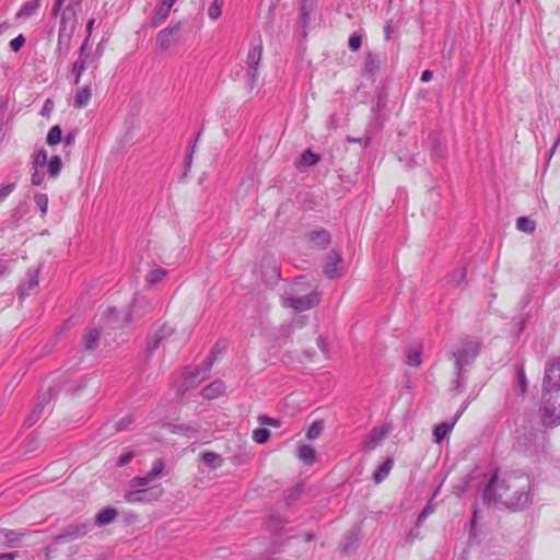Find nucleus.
Segmentation results:
<instances>
[{"instance_id": "nucleus-1", "label": "nucleus", "mask_w": 560, "mask_h": 560, "mask_svg": "<svg viewBox=\"0 0 560 560\" xmlns=\"http://www.w3.org/2000/svg\"><path fill=\"white\" fill-rule=\"evenodd\" d=\"M529 480L525 476H503L494 474L482 492L485 504H494L514 510L524 509L530 501V494L525 490Z\"/></svg>"}, {"instance_id": "nucleus-2", "label": "nucleus", "mask_w": 560, "mask_h": 560, "mask_svg": "<svg viewBox=\"0 0 560 560\" xmlns=\"http://www.w3.org/2000/svg\"><path fill=\"white\" fill-rule=\"evenodd\" d=\"M540 410L545 427L560 424V357H552L546 362Z\"/></svg>"}, {"instance_id": "nucleus-3", "label": "nucleus", "mask_w": 560, "mask_h": 560, "mask_svg": "<svg viewBox=\"0 0 560 560\" xmlns=\"http://www.w3.org/2000/svg\"><path fill=\"white\" fill-rule=\"evenodd\" d=\"M547 442L546 432L541 430H524L516 436L515 447L526 455H538L545 451Z\"/></svg>"}, {"instance_id": "nucleus-4", "label": "nucleus", "mask_w": 560, "mask_h": 560, "mask_svg": "<svg viewBox=\"0 0 560 560\" xmlns=\"http://www.w3.org/2000/svg\"><path fill=\"white\" fill-rule=\"evenodd\" d=\"M479 350L477 341L466 340L448 353V359L454 361L455 371H464L465 366L472 364L476 360Z\"/></svg>"}, {"instance_id": "nucleus-5", "label": "nucleus", "mask_w": 560, "mask_h": 560, "mask_svg": "<svg viewBox=\"0 0 560 560\" xmlns=\"http://www.w3.org/2000/svg\"><path fill=\"white\" fill-rule=\"evenodd\" d=\"M301 284L302 283L299 281L293 283L291 287V292L285 293V295L282 296V305L284 307H291L296 312H304L318 304V295L315 292L307 293L303 296L295 295V293L299 292V287Z\"/></svg>"}, {"instance_id": "nucleus-6", "label": "nucleus", "mask_w": 560, "mask_h": 560, "mask_svg": "<svg viewBox=\"0 0 560 560\" xmlns=\"http://www.w3.org/2000/svg\"><path fill=\"white\" fill-rule=\"evenodd\" d=\"M262 57V44L259 40L256 44H252L246 58L247 66V85L249 90H253L258 81V68Z\"/></svg>"}, {"instance_id": "nucleus-7", "label": "nucleus", "mask_w": 560, "mask_h": 560, "mask_svg": "<svg viewBox=\"0 0 560 560\" xmlns=\"http://www.w3.org/2000/svg\"><path fill=\"white\" fill-rule=\"evenodd\" d=\"M93 527L91 522H79L68 525L62 533L56 537L57 544H63L85 536Z\"/></svg>"}, {"instance_id": "nucleus-8", "label": "nucleus", "mask_w": 560, "mask_h": 560, "mask_svg": "<svg viewBox=\"0 0 560 560\" xmlns=\"http://www.w3.org/2000/svg\"><path fill=\"white\" fill-rule=\"evenodd\" d=\"M182 23L171 24L159 32L156 36V45L160 50L167 51L178 40Z\"/></svg>"}, {"instance_id": "nucleus-9", "label": "nucleus", "mask_w": 560, "mask_h": 560, "mask_svg": "<svg viewBox=\"0 0 560 560\" xmlns=\"http://www.w3.org/2000/svg\"><path fill=\"white\" fill-rule=\"evenodd\" d=\"M261 273L266 283L271 284L280 279V266L273 256L267 255L261 261Z\"/></svg>"}, {"instance_id": "nucleus-10", "label": "nucleus", "mask_w": 560, "mask_h": 560, "mask_svg": "<svg viewBox=\"0 0 560 560\" xmlns=\"http://www.w3.org/2000/svg\"><path fill=\"white\" fill-rule=\"evenodd\" d=\"M103 317L106 328L109 329L120 328L132 323L128 313L121 314L116 307H108L104 312Z\"/></svg>"}, {"instance_id": "nucleus-11", "label": "nucleus", "mask_w": 560, "mask_h": 560, "mask_svg": "<svg viewBox=\"0 0 560 560\" xmlns=\"http://www.w3.org/2000/svg\"><path fill=\"white\" fill-rule=\"evenodd\" d=\"M80 7L79 0H72L61 12L59 30L74 32L77 24V8Z\"/></svg>"}, {"instance_id": "nucleus-12", "label": "nucleus", "mask_w": 560, "mask_h": 560, "mask_svg": "<svg viewBox=\"0 0 560 560\" xmlns=\"http://www.w3.org/2000/svg\"><path fill=\"white\" fill-rule=\"evenodd\" d=\"M152 308L153 303L150 300L142 295H136L128 314L131 318V322H136L151 312Z\"/></svg>"}, {"instance_id": "nucleus-13", "label": "nucleus", "mask_w": 560, "mask_h": 560, "mask_svg": "<svg viewBox=\"0 0 560 560\" xmlns=\"http://www.w3.org/2000/svg\"><path fill=\"white\" fill-rule=\"evenodd\" d=\"M39 269L31 268L26 272L25 280L19 287V299L23 300L34 293L38 287Z\"/></svg>"}, {"instance_id": "nucleus-14", "label": "nucleus", "mask_w": 560, "mask_h": 560, "mask_svg": "<svg viewBox=\"0 0 560 560\" xmlns=\"http://www.w3.org/2000/svg\"><path fill=\"white\" fill-rule=\"evenodd\" d=\"M174 332V328L164 324L162 325L152 337H150L147 345V353L151 355L167 338Z\"/></svg>"}, {"instance_id": "nucleus-15", "label": "nucleus", "mask_w": 560, "mask_h": 560, "mask_svg": "<svg viewBox=\"0 0 560 560\" xmlns=\"http://www.w3.org/2000/svg\"><path fill=\"white\" fill-rule=\"evenodd\" d=\"M86 44H83L80 48L79 58L72 63L70 69V74L73 77V84L78 85L81 79L83 71L86 68V63L90 60L91 56L85 54Z\"/></svg>"}, {"instance_id": "nucleus-16", "label": "nucleus", "mask_w": 560, "mask_h": 560, "mask_svg": "<svg viewBox=\"0 0 560 560\" xmlns=\"http://www.w3.org/2000/svg\"><path fill=\"white\" fill-rule=\"evenodd\" d=\"M176 0H162V3L155 9L154 14L150 20L152 27H159L162 25L170 15L171 9Z\"/></svg>"}, {"instance_id": "nucleus-17", "label": "nucleus", "mask_w": 560, "mask_h": 560, "mask_svg": "<svg viewBox=\"0 0 560 560\" xmlns=\"http://www.w3.org/2000/svg\"><path fill=\"white\" fill-rule=\"evenodd\" d=\"M74 32L59 30L56 52L66 57L70 50V44Z\"/></svg>"}, {"instance_id": "nucleus-18", "label": "nucleus", "mask_w": 560, "mask_h": 560, "mask_svg": "<svg viewBox=\"0 0 560 560\" xmlns=\"http://www.w3.org/2000/svg\"><path fill=\"white\" fill-rule=\"evenodd\" d=\"M341 261H342V259L338 252L332 250L328 255L327 262H326L325 270H324L327 278L334 279V278L338 277V266L341 264Z\"/></svg>"}, {"instance_id": "nucleus-19", "label": "nucleus", "mask_w": 560, "mask_h": 560, "mask_svg": "<svg viewBox=\"0 0 560 560\" xmlns=\"http://www.w3.org/2000/svg\"><path fill=\"white\" fill-rule=\"evenodd\" d=\"M148 492L152 494L154 499H158L162 494V489L160 487H152L148 490L138 489L135 491H130L126 494V500L130 503L142 502L144 501L143 495L147 494Z\"/></svg>"}, {"instance_id": "nucleus-20", "label": "nucleus", "mask_w": 560, "mask_h": 560, "mask_svg": "<svg viewBox=\"0 0 560 560\" xmlns=\"http://www.w3.org/2000/svg\"><path fill=\"white\" fill-rule=\"evenodd\" d=\"M42 0H26L21 9L16 12L15 19L16 20H26L31 18L32 15L36 14L39 7H40Z\"/></svg>"}, {"instance_id": "nucleus-21", "label": "nucleus", "mask_w": 560, "mask_h": 560, "mask_svg": "<svg viewBox=\"0 0 560 560\" xmlns=\"http://www.w3.org/2000/svg\"><path fill=\"white\" fill-rule=\"evenodd\" d=\"M117 511L114 508H104L95 515V525L105 526L114 522L117 517Z\"/></svg>"}, {"instance_id": "nucleus-22", "label": "nucleus", "mask_w": 560, "mask_h": 560, "mask_svg": "<svg viewBox=\"0 0 560 560\" xmlns=\"http://www.w3.org/2000/svg\"><path fill=\"white\" fill-rule=\"evenodd\" d=\"M388 434V429L384 427L374 428L369 435V441L366 442V448L373 450L376 445L380 444Z\"/></svg>"}, {"instance_id": "nucleus-23", "label": "nucleus", "mask_w": 560, "mask_h": 560, "mask_svg": "<svg viewBox=\"0 0 560 560\" xmlns=\"http://www.w3.org/2000/svg\"><path fill=\"white\" fill-rule=\"evenodd\" d=\"M422 362V347L421 346H411L407 349L406 352V363L409 366L417 368Z\"/></svg>"}, {"instance_id": "nucleus-24", "label": "nucleus", "mask_w": 560, "mask_h": 560, "mask_svg": "<svg viewBox=\"0 0 560 560\" xmlns=\"http://www.w3.org/2000/svg\"><path fill=\"white\" fill-rule=\"evenodd\" d=\"M310 240L318 247L324 248L330 243V234L328 231L320 229L310 233Z\"/></svg>"}, {"instance_id": "nucleus-25", "label": "nucleus", "mask_w": 560, "mask_h": 560, "mask_svg": "<svg viewBox=\"0 0 560 560\" xmlns=\"http://www.w3.org/2000/svg\"><path fill=\"white\" fill-rule=\"evenodd\" d=\"M91 96L92 91L90 86L85 85L79 88L74 98V106L77 108H84L89 104Z\"/></svg>"}, {"instance_id": "nucleus-26", "label": "nucleus", "mask_w": 560, "mask_h": 560, "mask_svg": "<svg viewBox=\"0 0 560 560\" xmlns=\"http://www.w3.org/2000/svg\"><path fill=\"white\" fill-rule=\"evenodd\" d=\"M380 56L375 52H368L364 59V70L369 74H374L378 71L380 68Z\"/></svg>"}, {"instance_id": "nucleus-27", "label": "nucleus", "mask_w": 560, "mask_h": 560, "mask_svg": "<svg viewBox=\"0 0 560 560\" xmlns=\"http://www.w3.org/2000/svg\"><path fill=\"white\" fill-rule=\"evenodd\" d=\"M203 463L211 469H217L222 466V457L214 452H205L201 454Z\"/></svg>"}, {"instance_id": "nucleus-28", "label": "nucleus", "mask_w": 560, "mask_h": 560, "mask_svg": "<svg viewBox=\"0 0 560 560\" xmlns=\"http://www.w3.org/2000/svg\"><path fill=\"white\" fill-rule=\"evenodd\" d=\"M454 423L455 421L452 423L442 422L435 425L433 430V435L436 443H441L443 439L446 438V435L452 431Z\"/></svg>"}, {"instance_id": "nucleus-29", "label": "nucleus", "mask_w": 560, "mask_h": 560, "mask_svg": "<svg viewBox=\"0 0 560 560\" xmlns=\"http://www.w3.org/2000/svg\"><path fill=\"white\" fill-rule=\"evenodd\" d=\"M101 332L97 328H91L84 336V347L86 350H93L98 346Z\"/></svg>"}, {"instance_id": "nucleus-30", "label": "nucleus", "mask_w": 560, "mask_h": 560, "mask_svg": "<svg viewBox=\"0 0 560 560\" xmlns=\"http://www.w3.org/2000/svg\"><path fill=\"white\" fill-rule=\"evenodd\" d=\"M394 465L393 459L387 458L374 472V480L376 483L382 482L389 474Z\"/></svg>"}, {"instance_id": "nucleus-31", "label": "nucleus", "mask_w": 560, "mask_h": 560, "mask_svg": "<svg viewBox=\"0 0 560 560\" xmlns=\"http://www.w3.org/2000/svg\"><path fill=\"white\" fill-rule=\"evenodd\" d=\"M224 389L222 382H214L202 389V396L206 399H213L218 397Z\"/></svg>"}, {"instance_id": "nucleus-32", "label": "nucleus", "mask_w": 560, "mask_h": 560, "mask_svg": "<svg viewBox=\"0 0 560 560\" xmlns=\"http://www.w3.org/2000/svg\"><path fill=\"white\" fill-rule=\"evenodd\" d=\"M298 456L304 464L311 465L315 460V450L311 445H302Z\"/></svg>"}, {"instance_id": "nucleus-33", "label": "nucleus", "mask_w": 560, "mask_h": 560, "mask_svg": "<svg viewBox=\"0 0 560 560\" xmlns=\"http://www.w3.org/2000/svg\"><path fill=\"white\" fill-rule=\"evenodd\" d=\"M319 161V155L312 150H305L300 159L299 166L308 167L315 165Z\"/></svg>"}, {"instance_id": "nucleus-34", "label": "nucleus", "mask_w": 560, "mask_h": 560, "mask_svg": "<svg viewBox=\"0 0 560 560\" xmlns=\"http://www.w3.org/2000/svg\"><path fill=\"white\" fill-rule=\"evenodd\" d=\"M516 228L522 232L533 233L536 229V223L527 217H520L516 221Z\"/></svg>"}, {"instance_id": "nucleus-35", "label": "nucleus", "mask_w": 560, "mask_h": 560, "mask_svg": "<svg viewBox=\"0 0 560 560\" xmlns=\"http://www.w3.org/2000/svg\"><path fill=\"white\" fill-rule=\"evenodd\" d=\"M165 276H166V270L165 269H163V268H155V269L151 270L147 275L145 280H147L148 284L153 285V284L159 283L160 281H162Z\"/></svg>"}, {"instance_id": "nucleus-36", "label": "nucleus", "mask_w": 560, "mask_h": 560, "mask_svg": "<svg viewBox=\"0 0 560 560\" xmlns=\"http://www.w3.org/2000/svg\"><path fill=\"white\" fill-rule=\"evenodd\" d=\"M61 128L58 125L52 126L48 131L46 141L49 145L58 144L61 141Z\"/></svg>"}, {"instance_id": "nucleus-37", "label": "nucleus", "mask_w": 560, "mask_h": 560, "mask_svg": "<svg viewBox=\"0 0 560 560\" xmlns=\"http://www.w3.org/2000/svg\"><path fill=\"white\" fill-rule=\"evenodd\" d=\"M223 4L224 0H213L208 9V16L211 20H218L221 16Z\"/></svg>"}, {"instance_id": "nucleus-38", "label": "nucleus", "mask_w": 560, "mask_h": 560, "mask_svg": "<svg viewBox=\"0 0 560 560\" xmlns=\"http://www.w3.org/2000/svg\"><path fill=\"white\" fill-rule=\"evenodd\" d=\"M61 159L59 155H54L48 162V173L51 177H57L61 171Z\"/></svg>"}, {"instance_id": "nucleus-39", "label": "nucleus", "mask_w": 560, "mask_h": 560, "mask_svg": "<svg viewBox=\"0 0 560 560\" xmlns=\"http://www.w3.org/2000/svg\"><path fill=\"white\" fill-rule=\"evenodd\" d=\"M214 360H215V350H212L210 357L205 362V368L200 371L197 370V374L192 375V377L205 380L207 377V374L209 373Z\"/></svg>"}, {"instance_id": "nucleus-40", "label": "nucleus", "mask_w": 560, "mask_h": 560, "mask_svg": "<svg viewBox=\"0 0 560 560\" xmlns=\"http://www.w3.org/2000/svg\"><path fill=\"white\" fill-rule=\"evenodd\" d=\"M23 533L16 530L7 529L4 546L14 547L22 538Z\"/></svg>"}, {"instance_id": "nucleus-41", "label": "nucleus", "mask_w": 560, "mask_h": 560, "mask_svg": "<svg viewBox=\"0 0 560 560\" xmlns=\"http://www.w3.org/2000/svg\"><path fill=\"white\" fill-rule=\"evenodd\" d=\"M270 438V431L265 428H257L253 431V440L258 443L262 444L266 443Z\"/></svg>"}, {"instance_id": "nucleus-42", "label": "nucleus", "mask_w": 560, "mask_h": 560, "mask_svg": "<svg viewBox=\"0 0 560 560\" xmlns=\"http://www.w3.org/2000/svg\"><path fill=\"white\" fill-rule=\"evenodd\" d=\"M34 202L39 208L42 215L47 213L48 209V197L46 194L37 192L34 196Z\"/></svg>"}, {"instance_id": "nucleus-43", "label": "nucleus", "mask_w": 560, "mask_h": 560, "mask_svg": "<svg viewBox=\"0 0 560 560\" xmlns=\"http://www.w3.org/2000/svg\"><path fill=\"white\" fill-rule=\"evenodd\" d=\"M48 400L46 398H43L42 401L38 402V405L33 409L31 416L26 419L27 427L33 425L40 417V413L43 412V402H47Z\"/></svg>"}, {"instance_id": "nucleus-44", "label": "nucleus", "mask_w": 560, "mask_h": 560, "mask_svg": "<svg viewBox=\"0 0 560 560\" xmlns=\"http://www.w3.org/2000/svg\"><path fill=\"white\" fill-rule=\"evenodd\" d=\"M324 430V424L322 421H315L312 423V425L308 428L306 436L310 440L317 439Z\"/></svg>"}, {"instance_id": "nucleus-45", "label": "nucleus", "mask_w": 560, "mask_h": 560, "mask_svg": "<svg viewBox=\"0 0 560 560\" xmlns=\"http://www.w3.org/2000/svg\"><path fill=\"white\" fill-rule=\"evenodd\" d=\"M47 152L45 150H39L34 154L33 165L34 168H43L47 165Z\"/></svg>"}, {"instance_id": "nucleus-46", "label": "nucleus", "mask_w": 560, "mask_h": 560, "mask_svg": "<svg viewBox=\"0 0 560 560\" xmlns=\"http://www.w3.org/2000/svg\"><path fill=\"white\" fill-rule=\"evenodd\" d=\"M516 389L520 390L521 394H525L527 389V378L522 368L517 371Z\"/></svg>"}, {"instance_id": "nucleus-47", "label": "nucleus", "mask_w": 560, "mask_h": 560, "mask_svg": "<svg viewBox=\"0 0 560 560\" xmlns=\"http://www.w3.org/2000/svg\"><path fill=\"white\" fill-rule=\"evenodd\" d=\"M464 371H456V378L452 383V390L455 393H462L464 388Z\"/></svg>"}, {"instance_id": "nucleus-48", "label": "nucleus", "mask_w": 560, "mask_h": 560, "mask_svg": "<svg viewBox=\"0 0 560 560\" xmlns=\"http://www.w3.org/2000/svg\"><path fill=\"white\" fill-rule=\"evenodd\" d=\"M348 46L350 50L358 51L362 46V35L358 33H353L349 37Z\"/></svg>"}, {"instance_id": "nucleus-49", "label": "nucleus", "mask_w": 560, "mask_h": 560, "mask_svg": "<svg viewBox=\"0 0 560 560\" xmlns=\"http://www.w3.org/2000/svg\"><path fill=\"white\" fill-rule=\"evenodd\" d=\"M465 278H466V269L459 268L453 272L451 281L455 285H460L465 281Z\"/></svg>"}, {"instance_id": "nucleus-50", "label": "nucleus", "mask_w": 560, "mask_h": 560, "mask_svg": "<svg viewBox=\"0 0 560 560\" xmlns=\"http://www.w3.org/2000/svg\"><path fill=\"white\" fill-rule=\"evenodd\" d=\"M154 479L149 475L147 474L145 476L143 477H137V478H133L131 480V487L133 488H139V487H145L148 486L150 482H152Z\"/></svg>"}, {"instance_id": "nucleus-51", "label": "nucleus", "mask_w": 560, "mask_h": 560, "mask_svg": "<svg viewBox=\"0 0 560 560\" xmlns=\"http://www.w3.org/2000/svg\"><path fill=\"white\" fill-rule=\"evenodd\" d=\"M163 469H164V463L161 459H156L153 463L152 468H151V470L148 474L153 479H156L158 477H160L162 475Z\"/></svg>"}, {"instance_id": "nucleus-52", "label": "nucleus", "mask_w": 560, "mask_h": 560, "mask_svg": "<svg viewBox=\"0 0 560 560\" xmlns=\"http://www.w3.org/2000/svg\"><path fill=\"white\" fill-rule=\"evenodd\" d=\"M258 422L261 425H271V427H279L280 421L278 419L270 418L266 415H261L258 417Z\"/></svg>"}, {"instance_id": "nucleus-53", "label": "nucleus", "mask_w": 560, "mask_h": 560, "mask_svg": "<svg viewBox=\"0 0 560 560\" xmlns=\"http://www.w3.org/2000/svg\"><path fill=\"white\" fill-rule=\"evenodd\" d=\"M15 189V184L10 183L2 187H0V202L3 201L13 190Z\"/></svg>"}, {"instance_id": "nucleus-54", "label": "nucleus", "mask_w": 560, "mask_h": 560, "mask_svg": "<svg viewBox=\"0 0 560 560\" xmlns=\"http://www.w3.org/2000/svg\"><path fill=\"white\" fill-rule=\"evenodd\" d=\"M24 43H25V37L21 34L10 42V48L13 51H19Z\"/></svg>"}, {"instance_id": "nucleus-55", "label": "nucleus", "mask_w": 560, "mask_h": 560, "mask_svg": "<svg viewBox=\"0 0 560 560\" xmlns=\"http://www.w3.org/2000/svg\"><path fill=\"white\" fill-rule=\"evenodd\" d=\"M133 457H135V453L133 452H127V453L122 454L118 458L117 466H119V467L126 466L127 464H129L131 462V459Z\"/></svg>"}, {"instance_id": "nucleus-56", "label": "nucleus", "mask_w": 560, "mask_h": 560, "mask_svg": "<svg viewBox=\"0 0 560 560\" xmlns=\"http://www.w3.org/2000/svg\"><path fill=\"white\" fill-rule=\"evenodd\" d=\"M31 180L34 186H40L44 182V173H40L38 168H35V172L32 174Z\"/></svg>"}, {"instance_id": "nucleus-57", "label": "nucleus", "mask_w": 560, "mask_h": 560, "mask_svg": "<svg viewBox=\"0 0 560 560\" xmlns=\"http://www.w3.org/2000/svg\"><path fill=\"white\" fill-rule=\"evenodd\" d=\"M431 513H432L431 508L425 506L417 518V525L420 526Z\"/></svg>"}, {"instance_id": "nucleus-58", "label": "nucleus", "mask_w": 560, "mask_h": 560, "mask_svg": "<svg viewBox=\"0 0 560 560\" xmlns=\"http://www.w3.org/2000/svg\"><path fill=\"white\" fill-rule=\"evenodd\" d=\"M195 151V144L191 145L190 151L186 155L185 160V168L188 171L190 168L191 162H192V155Z\"/></svg>"}, {"instance_id": "nucleus-59", "label": "nucleus", "mask_w": 560, "mask_h": 560, "mask_svg": "<svg viewBox=\"0 0 560 560\" xmlns=\"http://www.w3.org/2000/svg\"><path fill=\"white\" fill-rule=\"evenodd\" d=\"M393 21L389 20L386 22L385 26H384V32H385V38L386 39H389L390 38V35L393 33Z\"/></svg>"}, {"instance_id": "nucleus-60", "label": "nucleus", "mask_w": 560, "mask_h": 560, "mask_svg": "<svg viewBox=\"0 0 560 560\" xmlns=\"http://www.w3.org/2000/svg\"><path fill=\"white\" fill-rule=\"evenodd\" d=\"M130 422H131V420L129 418L128 419H121L120 421H118L116 423V430L117 431H121V430L126 429L127 424L130 423Z\"/></svg>"}, {"instance_id": "nucleus-61", "label": "nucleus", "mask_w": 560, "mask_h": 560, "mask_svg": "<svg viewBox=\"0 0 560 560\" xmlns=\"http://www.w3.org/2000/svg\"><path fill=\"white\" fill-rule=\"evenodd\" d=\"M317 346L322 350V352H324V353L327 352V343H326L325 338L318 337L317 338Z\"/></svg>"}, {"instance_id": "nucleus-62", "label": "nucleus", "mask_w": 560, "mask_h": 560, "mask_svg": "<svg viewBox=\"0 0 560 560\" xmlns=\"http://www.w3.org/2000/svg\"><path fill=\"white\" fill-rule=\"evenodd\" d=\"M16 557V552L0 553V560H15Z\"/></svg>"}, {"instance_id": "nucleus-63", "label": "nucleus", "mask_w": 560, "mask_h": 560, "mask_svg": "<svg viewBox=\"0 0 560 560\" xmlns=\"http://www.w3.org/2000/svg\"><path fill=\"white\" fill-rule=\"evenodd\" d=\"M433 77V72L431 70H424L421 74L422 82H429Z\"/></svg>"}, {"instance_id": "nucleus-64", "label": "nucleus", "mask_w": 560, "mask_h": 560, "mask_svg": "<svg viewBox=\"0 0 560 560\" xmlns=\"http://www.w3.org/2000/svg\"><path fill=\"white\" fill-rule=\"evenodd\" d=\"M62 3H60V1H55L54 5H52V10H51V14L54 16H57L62 8Z\"/></svg>"}]
</instances>
